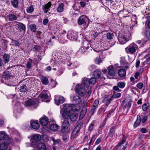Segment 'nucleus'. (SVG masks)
I'll return each mask as SVG.
<instances>
[{
	"instance_id": "f257e3e1",
	"label": "nucleus",
	"mask_w": 150,
	"mask_h": 150,
	"mask_svg": "<svg viewBox=\"0 0 150 150\" xmlns=\"http://www.w3.org/2000/svg\"><path fill=\"white\" fill-rule=\"evenodd\" d=\"M126 137L123 134L121 142L116 145L115 148L116 150H125L127 147V142L126 141Z\"/></svg>"
},
{
	"instance_id": "f03ea898",
	"label": "nucleus",
	"mask_w": 150,
	"mask_h": 150,
	"mask_svg": "<svg viewBox=\"0 0 150 150\" xmlns=\"http://www.w3.org/2000/svg\"><path fill=\"white\" fill-rule=\"evenodd\" d=\"M70 130L69 120L68 119H65L62 122V124L61 132L63 133L66 134L69 133Z\"/></svg>"
},
{
	"instance_id": "7ed1b4c3",
	"label": "nucleus",
	"mask_w": 150,
	"mask_h": 150,
	"mask_svg": "<svg viewBox=\"0 0 150 150\" xmlns=\"http://www.w3.org/2000/svg\"><path fill=\"white\" fill-rule=\"evenodd\" d=\"M83 125V122H80L74 128L71 133V139H74L76 136L77 134L80 131L81 128L82 127Z\"/></svg>"
},
{
	"instance_id": "20e7f679",
	"label": "nucleus",
	"mask_w": 150,
	"mask_h": 150,
	"mask_svg": "<svg viewBox=\"0 0 150 150\" xmlns=\"http://www.w3.org/2000/svg\"><path fill=\"white\" fill-rule=\"evenodd\" d=\"M85 88H83L82 85H78L76 87V92L81 96H83L85 95L86 91Z\"/></svg>"
},
{
	"instance_id": "39448f33",
	"label": "nucleus",
	"mask_w": 150,
	"mask_h": 150,
	"mask_svg": "<svg viewBox=\"0 0 150 150\" xmlns=\"http://www.w3.org/2000/svg\"><path fill=\"white\" fill-rule=\"evenodd\" d=\"M4 139L7 143L9 144L11 142V139L8 137L4 132H0V140Z\"/></svg>"
},
{
	"instance_id": "423d86ee",
	"label": "nucleus",
	"mask_w": 150,
	"mask_h": 150,
	"mask_svg": "<svg viewBox=\"0 0 150 150\" xmlns=\"http://www.w3.org/2000/svg\"><path fill=\"white\" fill-rule=\"evenodd\" d=\"M129 52L131 54H134L138 49V46L134 43H132L127 47Z\"/></svg>"
},
{
	"instance_id": "0eeeda50",
	"label": "nucleus",
	"mask_w": 150,
	"mask_h": 150,
	"mask_svg": "<svg viewBox=\"0 0 150 150\" xmlns=\"http://www.w3.org/2000/svg\"><path fill=\"white\" fill-rule=\"evenodd\" d=\"M99 102V100L98 99H97L95 100L93 103V107H92L91 111V115L93 114L95 111L98 108Z\"/></svg>"
},
{
	"instance_id": "6e6552de",
	"label": "nucleus",
	"mask_w": 150,
	"mask_h": 150,
	"mask_svg": "<svg viewBox=\"0 0 150 150\" xmlns=\"http://www.w3.org/2000/svg\"><path fill=\"white\" fill-rule=\"evenodd\" d=\"M108 74L110 76H113L116 74L115 69L112 66H109L108 68Z\"/></svg>"
},
{
	"instance_id": "1a4fd4ad",
	"label": "nucleus",
	"mask_w": 150,
	"mask_h": 150,
	"mask_svg": "<svg viewBox=\"0 0 150 150\" xmlns=\"http://www.w3.org/2000/svg\"><path fill=\"white\" fill-rule=\"evenodd\" d=\"M87 20L86 16H81L78 20V23L80 25H82L86 23Z\"/></svg>"
},
{
	"instance_id": "9d476101",
	"label": "nucleus",
	"mask_w": 150,
	"mask_h": 150,
	"mask_svg": "<svg viewBox=\"0 0 150 150\" xmlns=\"http://www.w3.org/2000/svg\"><path fill=\"white\" fill-rule=\"evenodd\" d=\"M86 107L87 106L86 105H84L83 106L79 116V119L81 120L82 119L85 115L87 111V108Z\"/></svg>"
},
{
	"instance_id": "9b49d317",
	"label": "nucleus",
	"mask_w": 150,
	"mask_h": 150,
	"mask_svg": "<svg viewBox=\"0 0 150 150\" xmlns=\"http://www.w3.org/2000/svg\"><path fill=\"white\" fill-rule=\"evenodd\" d=\"M64 98L62 96H60L58 98L57 97L54 99L55 102L57 105L62 103L64 102Z\"/></svg>"
},
{
	"instance_id": "f8f14e48",
	"label": "nucleus",
	"mask_w": 150,
	"mask_h": 150,
	"mask_svg": "<svg viewBox=\"0 0 150 150\" xmlns=\"http://www.w3.org/2000/svg\"><path fill=\"white\" fill-rule=\"evenodd\" d=\"M115 127H112L110 129L109 132L108 133L106 138L110 137V139H113V137L115 136Z\"/></svg>"
},
{
	"instance_id": "ddd939ff",
	"label": "nucleus",
	"mask_w": 150,
	"mask_h": 150,
	"mask_svg": "<svg viewBox=\"0 0 150 150\" xmlns=\"http://www.w3.org/2000/svg\"><path fill=\"white\" fill-rule=\"evenodd\" d=\"M36 102L33 99H30L27 100L25 103V105L28 107H32L35 105Z\"/></svg>"
},
{
	"instance_id": "4468645a",
	"label": "nucleus",
	"mask_w": 150,
	"mask_h": 150,
	"mask_svg": "<svg viewBox=\"0 0 150 150\" xmlns=\"http://www.w3.org/2000/svg\"><path fill=\"white\" fill-rule=\"evenodd\" d=\"M14 25H17L18 28L20 31L23 30L25 31V28L24 24L18 22L17 21L14 22Z\"/></svg>"
},
{
	"instance_id": "2eb2a0df",
	"label": "nucleus",
	"mask_w": 150,
	"mask_h": 150,
	"mask_svg": "<svg viewBox=\"0 0 150 150\" xmlns=\"http://www.w3.org/2000/svg\"><path fill=\"white\" fill-rule=\"evenodd\" d=\"M2 77L5 80L8 81L10 80L11 75L9 71H5L4 72Z\"/></svg>"
},
{
	"instance_id": "dca6fc26",
	"label": "nucleus",
	"mask_w": 150,
	"mask_h": 150,
	"mask_svg": "<svg viewBox=\"0 0 150 150\" xmlns=\"http://www.w3.org/2000/svg\"><path fill=\"white\" fill-rule=\"evenodd\" d=\"M90 84L89 79L87 78H85L82 80V84L81 85H82V86L85 88V87L87 88L89 86Z\"/></svg>"
},
{
	"instance_id": "f3484780",
	"label": "nucleus",
	"mask_w": 150,
	"mask_h": 150,
	"mask_svg": "<svg viewBox=\"0 0 150 150\" xmlns=\"http://www.w3.org/2000/svg\"><path fill=\"white\" fill-rule=\"evenodd\" d=\"M37 150H48L45 144L43 143H40L38 144L37 146Z\"/></svg>"
},
{
	"instance_id": "a211bd4d",
	"label": "nucleus",
	"mask_w": 150,
	"mask_h": 150,
	"mask_svg": "<svg viewBox=\"0 0 150 150\" xmlns=\"http://www.w3.org/2000/svg\"><path fill=\"white\" fill-rule=\"evenodd\" d=\"M51 5V2L50 1L47 4L43 5L42 6L43 11L45 13H47L49 11Z\"/></svg>"
},
{
	"instance_id": "6ab92c4d",
	"label": "nucleus",
	"mask_w": 150,
	"mask_h": 150,
	"mask_svg": "<svg viewBox=\"0 0 150 150\" xmlns=\"http://www.w3.org/2000/svg\"><path fill=\"white\" fill-rule=\"evenodd\" d=\"M117 74L120 77H124L126 75V71L124 69H120L118 71Z\"/></svg>"
},
{
	"instance_id": "aec40b11",
	"label": "nucleus",
	"mask_w": 150,
	"mask_h": 150,
	"mask_svg": "<svg viewBox=\"0 0 150 150\" xmlns=\"http://www.w3.org/2000/svg\"><path fill=\"white\" fill-rule=\"evenodd\" d=\"M118 40L120 44H123L125 43L128 40L125 37V35H122L119 38Z\"/></svg>"
},
{
	"instance_id": "412c9836",
	"label": "nucleus",
	"mask_w": 150,
	"mask_h": 150,
	"mask_svg": "<svg viewBox=\"0 0 150 150\" xmlns=\"http://www.w3.org/2000/svg\"><path fill=\"white\" fill-rule=\"evenodd\" d=\"M31 125L33 128L38 129L40 127V125L38 121H33L31 123Z\"/></svg>"
},
{
	"instance_id": "4be33fe9",
	"label": "nucleus",
	"mask_w": 150,
	"mask_h": 150,
	"mask_svg": "<svg viewBox=\"0 0 150 150\" xmlns=\"http://www.w3.org/2000/svg\"><path fill=\"white\" fill-rule=\"evenodd\" d=\"M76 34L73 32H69L67 35V37L70 40H75Z\"/></svg>"
},
{
	"instance_id": "5701e85b",
	"label": "nucleus",
	"mask_w": 150,
	"mask_h": 150,
	"mask_svg": "<svg viewBox=\"0 0 150 150\" xmlns=\"http://www.w3.org/2000/svg\"><path fill=\"white\" fill-rule=\"evenodd\" d=\"M79 115L77 113H74L70 115V118L71 121L75 122L76 121Z\"/></svg>"
},
{
	"instance_id": "b1692460",
	"label": "nucleus",
	"mask_w": 150,
	"mask_h": 150,
	"mask_svg": "<svg viewBox=\"0 0 150 150\" xmlns=\"http://www.w3.org/2000/svg\"><path fill=\"white\" fill-rule=\"evenodd\" d=\"M40 123L43 126L46 125L48 123V118L47 117H42L40 119Z\"/></svg>"
},
{
	"instance_id": "393cba45",
	"label": "nucleus",
	"mask_w": 150,
	"mask_h": 150,
	"mask_svg": "<svg viewBox=\"0 0 150 150\" xmlns=\"http://www.w3.org/2000/svg\"><path fill=\"white\" fill-rule=\"evenodd\" d=\"M10 58V55L9 54L6 53L4 54L3 56V60L5 64H6L9 62Z\"/></svg>"
},
{
	"instance_id": "a878e982",
	"label": "nucleus",
	"mask_w": 150,
	"mask_h": 150,
	"mask_svg": "<svg viewBox=\"0 0 150 150\" xmlns=\"http://www.w3.org/2000/svg\"><path fill=\"white\" fill-rule=\"evenodd\" d=\"M93 76L96 79H98L100 77L101 72L98 70H96L93 72Z\"/></svg>"
},
{
	"instance_id": "bb28decb",
	"label": "nucleus",
	"mask_w": 150,
	"mask_h": 150,
	"mask_svg": "<svg viewBox=\"0 0 150 150\" xmlns=\"http://www.w3.org/2000/svg\"><path fill=\"white\" fill-rule=\"evenodd\" d=\"M70 112L68 111H64L62 113V115L63 118L65 119H68L70 118Z\"/></svg>"
},
{
	"instance_id": "cd10ccee",
	"label": "nucleus",
	"mask_w": 150,
	"mask_h": 150,
	"mask_svg": "<svg viewBox=\"0 0 150 150\" xmlns=\"http://www.w3.org/2000/svg\"><path fill=\"white\" fill-rule=\"evenodd\" d=\"M28 88L26 84H24L21 85V86L20 89L19 90L20 92L23 93H25L28 91Z\"/></svg>"
},
{
	"instance_id": "c85d7f7f",
	"label": "nucleus",
	"mask_w": 150,
	"mask_h": 150,
	"mask_svg": "<svg viewBox=\"0 0 150 150\" xmlns=\"http://www.w3.org/2000/svg\"><path fill=\"white\" fill-rule=\"evenodd\" d=\"M71 107V110L74 112L78 111L80 110L79 107L78 105L72 104Z\"/></svg>"
},
{
	"instance_id": "c756f323",
	"label": "nucleus",
	"mask_w": 150,
	"mask_h": 150,
	"mask_svg": "<svg viewBox=\"0 0 150 150\" xmlns=\"http://www.w3.org/2000/svg\"><path fill=\"white\" fill-rule=\"evenodd\" d=\"M58 127L59 126L57 124H52L50 125V128L52 130L56 131L58 129Z\"/></svg>"
},
{
	"instance_id": "7c9ffc66",
	"label": "nucleus",
	"mask_w": 150,
	"mask_h": 150,
	"mask_svg": "<svg viewBox=\"0 0 150 150\" xmlns=\"http://www.w3.org/2000/svg\"><path fill=\"white\" fill-rule=\"evenodd\" d=\"M72 104H66L64 105V111H68L69 112L71 110L72 108Z\"/></svg>"
},
{
	"instance_id": "2f4dec72",
	"label": "nucleus",
	"mask_w": 150,
	"mask_h": 150,
	"mask_svg": "<svg viewBox=\"0 0 150 150\" xmlns=\"http://www.w3.org/2000/svg\"><path fill=\"white\" fill-rule=\"evenodd\" d=\"M141 122V117L139 116H137V119L134 123V128L137 127L139 125Z\"/></svg>"
},
{
	"instance_id": "473e14b6",
	"label": "nucleus",
	"mask_w": 150,
	"mask_h": 150,
	"mask_svg": "<svg viewBox=\"0 0 150 150\" xmlns=\"http://www.w3.org/2000/svg\"><path fill=\"white\" fill-rule=\"evenodd\" d=\"M41 81L42 82L44 85H47L48 83V80L45 76H42V78L41 79Z\"/></svg>"
},
{
	"instance_id": "72a5a7b5",
	"label": "nucleus",
	"mask_w": 150,
	"mask_h": 150,
	"mask_svg": "<svg viewBox=\"0 0 150 150\" xmlns=\"http://www.w3.org/2000/svg\"><path fill=\"white\" fill-rule=\"evenodd\" d=\"M39 97L41 98L47 99L48 97V96L47 93L44 91H42V93L39 95Z\"/></svg>"
},
{
	"instance_id": "f704fd0d",
	"label": "nucleus",
	"mask_w": 150,
	"mask_h": 150,
	"mask_svg": "<svg viewBox=\"0 0 150 150\" xmlns=\"http://www.w3.org/2000/svg\"><path fill=\"white\" fill-rule=\"evenodd\" d=\"M6 143H1L0 144V150H6L8 148L7 144Z\"/></svg>"
},
{
	"instance_id": "c9c22d12",
	"label": "nucleus",
	"mask_w": 150,
	"mask_h": 150,
	"mask_svg": "<svg viewBox=\"0 0 150 150\" xmlns=\"http://www.w3.org/2000/svg\"><path fill=\"white\" fill-rule=\"evenodd\" d=\"M73 100L78 103H80L81 101V98L78 96H74Z\"/></svg>"
},
{
	"instance_id": "e433bc0d",
	"label": "nucleus",
	"mask_w": 150,
	"mask_h": 150,
	"mask_svg": "<svg viewBox=\"0 0 150 150\" xmlns=\"http://www.w3.org/2000/svg\"><path fill=\"white\" fill-rule=\"evenodd\" d=\"M8 20L9 21H15L17 19V17L13 14H9L8 15Z\"/></svg>"
},
{
	"instance_id": "4c0bfd02",
	"label": "nucleus",
	"mask_w": 150,
	"mask_h": 150,
	"mask_svg": "<svg viewBox=\"0 0 150 150\" xmlns=\"http://www.w3.org/2000/svg\"><path fill=\"white\" fill-rule=\"evenodd\" d=\"M64 4L62 3H60L59 6L57 8V11L59 12H62L63 10Z\"/></svg>"
},
{
	"instance_id": "58836bf2",
	"label": "nucleus",
	"mask_w": 150,
	"mask_h": 150,
	"mask_svg": "<svg viewBox=\"0 0 150 150\" xmlns=\"http://www.w3.org/2000/svg\"><path fill=\"white\" fill-rule=\"evenodd\" d=\"M41 138V136L38 134H35L33 137V139L35 141H40Z\"/></svg>"
},
{
	"instance_id": "ea45409f",
	"label": "nucleus",
	"mask_w": 150,
	"mask_h": 150,
	"mask_svg": "<svg viewBox=\"0 0 150 150\" xmlns=\"http://www.w3.org/2000/svg\"><path fill=\"white\" fill-rule=\"evenodd\" d=\"M11 3L13 6L15 8H17L18 7V1L17 0H13L11 1Z\"/></svg>"
},
{
	"instance_id": "a19ab883",
	"label": "nucleus",
	"mask_w": 150,
	"mask_h": 150,
	"mask_svg": "<svg viewBox=\"0 0 150 150\" xmlns=\"http://www.w3.org/2000/svg\"><path fill=\"white\" fill-rule=\"evenodd\" d=\"M96 78L94 77H92L89 80L90 83L92 84H95L96 82Z\"/></svg>"
},
{
	"instance_id": "79ce46f5",
	"label": "nucleus",
	"mask_w": 150,
	"mask_h": 150,
	"mask_svg": "<svg viewBox=\"0 0 150 150\" xmlns=\"http://www.w3.org/2000/svg\"><path fill=\"white\" fill-rule=\"evenodd\" d=\"M107 38L109 40L112 39L113 37V34L112 33H108L106 34Z\"/></svg>"
},
{
	"instance_id": "37998d69",
	"label": "nucleus",
	"mask_w": 150,
	"mask_h": 150,
	"mask_svg": "<svg viewBox=\"0 0 150 150\" xmlns=\"http://www.w3.org/2000/svg\"><path fill=\"white\" fill-rule=\"evenodd\" d=\"M27 11L28 13H32L34 11L33 6L32 5H31L30 7L28 8Z\"/></svg>"
},
{
	"instance_id": "c03bdc74",
	"label": "nucleus",
	"mask_w": 150,
	"mask_h": 150,
	"mask_svg": "<svg viewBox=\"0 0 150 150\" xmlns=\"http://www.w3.org/2000/svg\"><path fill=\"white\" fill-rule=\"evenodd\" d=\"M117 85L120 88H123L125 86V83L123 82H119Z\"/></svg>"
},
{
	"instance_id": "a18cd8bd",
	"label": "nucleus",
	"mask_w": 150,
	"mask_h": 150,
	"mask_svg": "<svg viewBox=\"0 0 150 150\" xmlns=\"http://www.w3.org/2000/svg\"><path fill=\"white\" fill-rule=\"evenodd\" d=\"M40 49V47L38 45H35L32 49L34 51H38Z\"/></svg>"
},
{
	"instance_id": "49530a36",
	"label": "nucleus",
	"mask_w": 150,
	"mask_h": 150,
	"mask_svg": "<svg viewBox=\"0 0 150 150\" xmlns=\"http://www.w3.org/2000/svg\"><path fill=\"white\" fill-rule=\"evenodd\" d=\"M30 27L32 31L33 32H35L36 31V28L35 25H31L30 26Z\"/></svg>"
},
{
	"instance_id": "de8ad7c7",
	"label": "nucleus",
	"mask_w": 150,
	"mask_h": 150,
	"mask_svg": "<svg viewBox=\"0 0 150 150\" xmlns=\"http://www.w3.org/2000/svg\"><path fill=\"white\" fill-rule=\"evenodd\" d=\"M109 99L108 97H105L103 99L104 102H106L105 105L108 106L110 103H109Z\"/></svg>"
},
{
	"instance_id": "09e8293b",
	"label": "nucleus",
	"mask_w": 150,
	"mask_h": 150,
	"mask_svg": "<svg viewBox=\"0 0 150 150\" xmlns=\"http://www.w3.org/2000/svg\"><path fill=\"white\" fill-rule=\"evenodd\" d=\"M147 119V117L146 116H143L141 118V122L143 123H144L146 121Z\"/></svg>"
},
{
	"instance_id": "8fccbe9b",
	"label": "nucleus",
	"mask_w": 150,
	"mask_h": 150,
	"mask_svg": "<svg viewBox=\"0 0 150 150\" xmlns=\"http://www.w3.org/2000/svg\"><path fill=\"white\" fill-rule=\"evenodd\" d=\"M94 126V124L93 123H91L88 127V131L91 132L92 131L93 129Z\"/></svg>"
},
{
	"instance_id": "3c124183",
	"label": "nucleus",
	"mask_w": 150,
	"mask_h": 150,
	"mask_svg": "<svg viewBox=\"0 0 150 150\" xmlns=\"http://www.w3.org/2000/svg\"><path fill=\"white\" fill-rule=\"evenodd\" d=\"M149 106L147 105L146 103H144L143 105L142 106V109L143 111H145L148 109Z\"/></svg>"
},
{
	"instance_id": "603ef678",
	"label": "nucleus",
	"mask_w": 150,
	"mask_h": 150,
	"mask_svg": "<svg viewBox=\"0 0 150 150\" xmlns=\"http://www.w3.org/2000/svg\"><path fill=\"white\" fill-rule=\"evenodd\" d=\"M145 35L146 37L148 39H150V31H146L145 33Z\"/></svg>"
},
{
	"instance_id": "864d4df0",
	"label": "nucleus",
	"mask_w": 150,
	"mask_h": 150,
	"mask_svg": "<svg viewBox=\"0 0 150 150\" xmlns=\"http://www.w3.org/2000/svg\"><path fill=\"white\" fill-rule=\"evenodd\" d=\"M4 64L3 59L0 57V68H2Z\"/></svg>"
},
{
	"instance_id": "5fc2aeb1",
	"label": "nucleus",
	"mask_w": 150,
	"mask_h": 150,
	"mask_svg": "<svg viewBox=\"0 0 150 150\" xmlns=\"http://www.w3.org/2000/svg\"><path fill=\"white\" fill-rule=\"evenodd\" d=\"M143 86V84L142 83H139L137 85V87L139 89H141Z\"/></svg>"
},
{
	"instance_id": "6e6d98bb",
	"label": "nucleus",
	"mask_w": 150,
	"mask_h": 150,
	"mask_svg": "<svg viewBox=\"0 0 150 150\" xmlns=\"http://www.w3.org/2000/svg\"><path fill=\"white\" fill-rule=\"evenodd\" d=\"M96 63L97 64H99L102 62L101 59L100 57L97 58L96 59Z\"/></svg>"
},
{
	"instance_id": "4d7b16f0",
	"label": "nucleus",
	"mask_w": 150,
	"mask_h": 150,
	"mask_svg": "<svg viewBox=\"0 0 150 150\" xmlns=\"http://www.w3.org/2000/svg\"><path fill=\"white\" fill-rule=\"evenodd\" d=\"M32 64L31 63L28 62L26 65V67L28 69H30L31 67Z\"/></svg>"
},
{
	"instance_id": "13d9d810",
	"label": "nucleus",
	"mask_w": 150,
	"mask_h": 150,
	"mask_svg": "<svg viewBox=\"0 0 150 150\" xmlns=\"http://www.w3.org/2000/svg\"><path fill=\"white\" fill-rule=\"evenodd\" d=\"M140 131L142 133H145L147 132V130L146 128H142L141 129Z\"/></svg>"
},
{
	"instance_id": "bf43d9fd",
	"label": "nucleus",
	"mask_w": 150,
	"mask_h": 150,
	"mask_svg": "<svg viewBox=\"0 0 150 150\" xmlns=\"http://www.w3.org/2000/svg\"><path fill=\"white\" fill-rule=\"evenodd\" d=\"M118 86L117 85V86H115L113 87V89L115 91H120L121 90L119 89Z\"/></svg>"
},
{
	"instance_id": "052dcab7",
	"label": "nucleus",
	"mask_w": 150,
	"mask_h": 150,
	"mask_svg": "<svg viewBox=\"0 0 150 150\" xmlns=\"http://www.w3.org/2000/svg\"><path fill=\"white\" fill-rule=\"evenodd\" d=\"M116 92H114L113 93V95L111 96V97L109 99V103H110V102L114 98V96L115 95V94Z\"/></svg>"
},
{
	"instance_id": "680f3d73",
	"label": "nucleus",
	"mask_w": 150,
	"mask_h": 150,
	"mask_svg": "<svg viewBox=\"0 0 150 150\" xmlns=\"http://www.w3.org/2000/svg\"><path fill=\"white\" fill-rule=\"evenodd\" d=\"M80 5L82 7H84L86 5V2L84 1H81L80 2Z\"/></svg>"
},
{
	"instance_id": "e2e57ef3",
	"label": "nucleus",
	"mask_w": 150,
	"mask_h": 150,
	"mask_svg": "<svg viewBox=\"0 0 150 150\" xmlns=\"http://www.w3.org/2000/svg\"><path fill=\"white\" fill-rule=\"evenodd\" d=\"M121 93H117L115 95L114 98H117L120 97L121 96Z\"/></svg>"
},
{
	"instance_id": "0e129e2a",
	"label": "nucleus",
	"mask_w": 150,
	"mask_h": 150,
	"mask_svg": "<svg viewBox=\"0 0 150 150\" xmlns=\"http://www.w3.org/2000/svg\"><path fill=\"white\" fill-rule=\"evenodd\" d=\"M48 22V20L47 19H45L43 20V23L44 25H46Z\"/></svg>"
},
{
	"instance_id": "69168bd1",
	"label": "nucleus",
	"mask_w": 150,
	"mask_h": 150,
	"mask_svg": "<svg viewBox=\"0 0 150 150\" xmlns=\"http://www.w3.org/2000/svg\"><path fill=\"white\" fill-rule=\"evenodd\" d=\"M105 122H103L100 125L99 127V128L100 129L102 130L103 127L105 125Z\"/></svg>"
},
{
	"instance_id": "338daca9",
	"label": "nucleus",
	"mask_w": 150,
	"mask_h": 150,
	"mask_svg": "<svg viewBox=\"0 0 150 150\" xmlns=\"http://www.w3.org/2000/svg\"><path fill=\"white\" fill-rule=\"evenodd\" d=\"M13 43L17 46H18L20 45L19 42L16 40H14Z\"/></svg>"
},
{
	"instance_id": "774afa93",
	"label": "nucleus",
	"mask_w": 150,
	"mask_h": 150,
	"mask_svg": "<svg viewBox=\"0 0 150 150\" xmlns=\"http://www.w3.org/2000/svg\"><path fill=\"white\" fill-rule=\"evenodd\" d=\"M146 62V64H150V57L147 59Z\"/></svg>"
}]
</instances>
